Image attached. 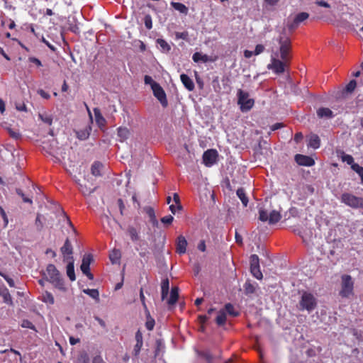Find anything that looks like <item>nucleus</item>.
<instances>
[{"label": "nucleus", "instance_id": "obj_1", "mask_svg": "<svg viewBox=\"0 0 363 363\" xmlns=\"http://www.w3.org/2000/svg\"><path fill=\"white\" fill-rule=\"evenodd\" d=\"M279 44V56L281 60L272 57L271 62L267 65L269 69L272 70L277 74H281L289 65L291 58V41L289 36L282 33L278 38Z\"/></svg>", "mask_w": 363, "mask_h": 363}, {"label": "nucleus", "instance_id": "obj_2", "mask_svg": "<svg viewBox=\"0 0 363 363\" xmlns=\"http://www.w3.org/2000/svg\"><path fill=\"white\" fill-rule=\"evenodd\" d=\"M46 272L49 277L48 281L60 290L65 289L63 279L54 264H49L46 267Z\"/></svg>", "mask_w": 363, "mask_h": 363}, {"label": "nucleus", "instance_id": "obj_3", "mask_svg": "<svg viewBox=\"0 0 363 363\" xmlns=\"http://www.w3.org/2000/svg\"><path fill=\"white\" fill-rule=\"evenodd\" d=\"M354 281L349 274H343L341 277V289L339 294L342 298H348L353 294Z\"/></svg>", "mask_w": 363, "mask_h": 363}, {"label": "nucleus", "instance_id": "obj_4", "mask_svg": "<svg viewBox=\"0 0 363 363\" xmlns=\"http://www.w3.org/2000/svg\"><path fill=\"white\" fill-rule=\"evenodd\" d=\"M340 201L352 208H363V198L356 196L351 193H343Z\"/></svg>", "mask_w": 363, "mask_h": 363}, {"label": "nucleus", "instance_id": "obj_5", "mask_svg": "<svg viewBox=\"0 0 363 363\" xmlns=\"http://www.w3.org/2000/svg\"><path fill=\"white\" fill-rule=\"evenodd\" d=\"M249 94L246 91L239 89L238 91V104L242 112L250 111L254 106L255 101L252 99H249Z\"/></svg>", "mask_w": 363, "mask_h": 363}, {"label": "nucleus", "instance_id": "obj_6", "mask_svg": "<svg viewBox=\"0 0 363 363\" xmlns=\"http://www.w3.org/2000/svg\"><path fill=\"white\" fill-rule=\"evenodd\" d=\"M300 309L306 310L308 312L314 310L317 306V301L313 294L308 292H304L302 294L301 298L299 301Z\"/></svg>", "mask_w": 363, "mask_h": 363}, {"label": "nucleus", "instance_id": "obj_7", "mask_svg": "<svg viewBox=\"0 0 363 363\" xmlns=\"http://www.w3.org/2000/svg\"><path fill=\"white\" fill-rule=\"evenodd\" d=\"M281 218V215L279 211L273 210L269 214L264 209L259 210V219L262 222H268L269 224H275L278 223Z\"/></svg>", "mask_w": 363, "mask_h": 363}, {"label": "nucleus", "instance_id": "obj_8", "mask_svg": "<svg viewBox=\"0 0 363 363\" xmlns=\"http://www.w3.org/2000/svg\"><path fill=\"white\" fill-rule=\"evenodd\" d=\"M93 256L91 254H85L83 256L80 269L84 274H85L89 279L93 280L94 275L90 272V264L93 262Z\"/></svg>", "mask_w": 363, "mask_h": 363}, {"label": "nucleus", "instance_id": "obj_9", "mask_svg": "<svg viewBox=\"0 0 363 363\" xmlns=\"http://www.w3.org/2000/svg\"><path fill=\"white\" fill-rule=\"evenodd\" d=\"M152 91L154 96L158 99L163 107H166L168 104L166 94L162 87L158 83L152 84Z\"/></svg>", "mask_w": 363, "mask_h": 363}, {"label": "nucleus", "instance_id": "obj_10", "mask_svg": "<svg viewBox=\"0 0 363 363\" xmlns=\"http://www.w3.org/2000/svg\"><path fill=\"white\" fill-rule=\"evenodd\" d=\"M89 115H91L89 113ZM93 121L92 117L90 116V121L86 123V124L80 130H74L76 133V137L80 140H85L89 138L91 130H92V125Z\"/></svg>", "mask_w": 363, "mask_h": 363}, {"label": "nucleus", "instance_id": "obj_11", "mask_svg": "<svg viewBox=\"0 0 363 363\" xmlns=\"http://www.w3.org/2000/svg\"><path fill=\"white\" fill-rule=\"evenodd\" d=\"M218 152L216 150L210 149L204 152L203 160L205 165L210 167L213 165L217 160Z\"/></svg>", "mask_w": 363, "mask_h": 363}, {"label": "nucleus", "instance_id": "obj_12", "mask_svg": "<svg viewBox=\"0 0 363 363\" xmlns=\"http://www.w3.org/2000/svg\"><path fill=\"white\" fill-rule=\"evenodd\" d=\"M294 158L296 162L301 166L311 167L315 164L314 160L310 156L296 154Z\"/></svg>", "mask_w": 363, "mask_h": 363}, {"label": "nucleus", "instance_id": "obj_13", "mask_svg": "<svg viewBox=\"0 0 363 363\" xmlns=\"http://www.w3.org/2000/svg\"><path fill=\"white\" fill-rule=\"evenodd\" d=\"M60 251L63 255L64 261L69 260L68 257H73V248L72 244L68 238L66 239L63 246L61 247Z\"/></svg>", "mask_w": 363, "mask_h": 363}, {"label": "nucleus", "instance_id": "obj_14", "mask_svg": "<svg viewBox=\"0 0 363 363\" xmlns=\"http://www.w3.org/2000/svg\"><path fill=\"white\" fill-rule=\"evenodd\" d=\"M135 338L136 343H135L133 350V354L135 357H138L139 355L141 348L143 345V334L140 330H138L136 332Z\"/></svg>", "mask_w": 363, "mask_h": 363}, {"label": "nucleus", "instance_id": "obj_15", "mask_svg": "<svg viewBox=\"0 0 363 363\" xmlns=\"http://www.w3.org/2000/svg\"><path fill=\"white\" fill-rule=\"evenodd\" d=\"M187 241L183 235L177 238L176 251L178 254H184L186 251Z\"/></svg>", "mask_w": 363, "mask_h": 363}, {"label": "nucleus", "instance_id": "obj_16", "mask_svg": "<svg viewBox=\"0 0 363 363\" xmlns=\"http://www.w3.org/2000/svg\"><path fill=\"white\" fill-rule=\"evenodd\" d=\"M94 113L96 123L99 128L102 130L106 125V121L105 118L102 116L99 108H94Z\"/></svg>", "mask_w": 363, "mask_h": 363}, {"label": "nucleus", "instance_id": "obj_17", "mask_svg": "<svg viewBox=\"0 0 363 363\" xmlns=\"http://www.w3.org/2000/svg\"><path fill=\"white\" fill-rule=\"evenodd\" d=\"M0 296H2L4 303L10 306L13 305L12 297L9 289L4 285L0 286Z\"/></svg>", "mask_w": 363, "mask_h": 363}, {"label": "nucleus", "instance_id": "obj_18", "mask_svg": "<svg viewBox=\"0 0 363 363\" xmlns=\"http://www.w3.org/2000/svg\"><path fill=\"white\" fill-rule=\"evenodd\" d=\"M181 81L184 87L189 91L194 89V83L193 80L186 74H182L180 75Z\"/></svg>", "mask_w": 363, "mask_h": 363}, {"label": "nucleus", "instance_id": "obj_19", "mask_svg": "<svg viewBox=\"0 0 363 363\" xmlns=\"http://www.w3.org/2000/svg\"><path fill=\"white\" fill-rule=\"evenodd\" d=\"M69 260L67 265V275L69 279L73 281L76 280V276L74 273V259L73 257H69Z\"/></svg>", "mask_w": 363, "mask_h": 363}, {"label": "nucleus", "instance_id": "obj_20", "mask_svg": "<svg viewBox=\"0 0 363 363\" xmlns=\"http://www.w3.org/2000/svg\"><path fill=\"white\" fill-rule=\"evenodd\" d=\"M319 118H331L334 116L333 112L329 108L321 107L317 110Z\"/></svg>", "mask_w": 363, "mask_h": 363}, {"label": "nucleus", "instance_id": "obj_21", "mask_svg": "<svg viewBox=\"0 0 363 363\" xmlns=\"http://www.w3.org/2000/svg\"><path fill=\"white\" fill-rule=\"evenodd\" d=\"M130 130L126 127H119L117 129V135L121 142H123L127 140L130 136Z\"/></svg>", "mask_w": 363, "mask_h": 363}, {"label": "nucleus", "instance_id": "obj_22", "mask_svg": "<svg viewBox=\"0 0 363 363\" xmlns=\"http://www.w3.org/2000/svg\"><path fill=\"white\" fill-rule=\"evenodd\" d=\"M169 279H164L162 281L161 283V298L162 300H164L169 294Z\"/></svg>", "mask_w": 363, "mask_h": 363}, {"label": "nucleus", "instance_id": "obj_23", "mask_svg": "<svg viewBox=\"0 0 363 363\" xmlns=\"http://www.w3.org/2000/svg\"><path fill=\"white\" fill-rule=\"evenodd\" d=\"M308 146L313 149L319 148L320 146V140L319 136L316 134H311L309 138Z\"/></svg>", "mask_w": 363, "mask_h": 363}, {"label": "nucleus", "instance_id": "obj_24", "mask_svg": "<svg viewBox=\"0 0 363 363\" xmlns=\"http://www.w3.org/2000/svg\"><path fill=\"white\" fill-rule=\"evenodd\" d=\"M179 298V288L173 286L171 289L170 297L167 301L169 305H174L177 303Z\"/></svg>", "mask_w": 363, "mask_h": 363}, {"label": "nucleus", "instance_id": "obj_25", "mask_svg": "<svg viewBox=\"0 0 363 363\" xmlns=\"http://www.w3.org/2000/svg\"><path fill=\"white\" fill-rule=\"evenodd\" d=\"M192 60L195 62H199L200 61H201L203 62H208L213 61V60L208 55H203L202 53L199 52L194 53V55L192 56Z\"/></svg>", "mask_w": 363, "mask_h": 363}, {"label": "nucleus", "instance_id": "obj_26", "mask_svg": "<svg viewBox=\"0 0 363 363\" xmlns=\"http://www.w3.org/2000/svg\"><path fill=\"white\" fill-rule=\"evenodd\" d=\"M156 42L162 52L167 53L170 51L171 46L164 39L158 38Z\"/></svg>", "mask_w": 363, "mask_h": 363}, {"label": "nucleus", "instance_id": "obj_27", "mask_svg": "<svg viewBox=\"0 0 363 363\" xmlns=\"http://www.w3.org/2000/svg\"><path fill=\"white\" fill-rule=\"evenodd\" d=\"M127 232L133 242H136L140 240L139 233L135 227L130 225L128 226L127 228Z\"/></svg>", "mask_w": 363, "mask_h": 363}, {"label": "nucleus", "instance_id": "obj_28", "mask_svg": "<svg viewBox=\"0 0 363 363\" xmlns=\"http://www.w3.org/2000/svg\"><path fill=\"white\" fill-rule=\"evenodd\" d=\"M102 167L103 164L101 162H94L91 167V174L95 177L101 176Z\"/></svg>", "mask_w": 363, "mask_h": 363}, {"label": "nucleus", "instance_id": "obj_29", "mask_svg": "<svg viewBox=\"0 0 363 363\" xmlns=\"http://www.w3.org/2000/svg\"><path fill=\"white\" fill-rule=\"evenodd\" d=\"M237 196L241 200L244 206H247L248 203V198L246 196L245 191L243 188H239L237 190Z\"/></svg>", "mask_w": 363, "mask_h": 363}, {"label": "nucleus", "instance_id": "obj_30", "mask_svg": "<svg viewBox=\"0 0 363 363\" xmlns=\"http://www.w3.org/2000/svg\"><path fill=\"white\" fill-rule=\"evenodd\" d=\"M83 292L87 295H89L92 298L95 299L97 302L99 301V292L98 289H85L83 290Z\"/></svg>", "mask_w": 363, "mask_h": 363}, {"label": "nucleus", "instance_id": "obj_31", "mask_svg": "<svg viewBox=\"0 0 363 363\" xmlns=\"http://www.w3.org/2000/svg\"><path fill=\"white\" fill-rule=\"evenodd\" d=\"M216 322L218 325H223L226 322V313L223 310H220L216 318Z\"/></svg>", "mask_w": 363, "mask_h": 363}, {"label": "nucleus", "instance_id": "obj_32", "mask_svg": "<svg viewBox=\"0 0 363 363\" xmlns=\"http://www.w3.org/2000/svg\"><path fill=\"white\" fill-rule=\"evenodd\" d=\"M243 287L246 295H250L255 292L256 288L250 281H247Z\"/></svg>", "mask_w": 363, "mask_h": 363}, {"label": "nucleus", "instance_id": "obj_33", "mask_svg": "<svg viewBox=\"0 0 363 363\" xmlns=\"http://www.w3.org/2000/svg\"><path fill=\"white\" fill-rule=\"evenodd\" d=\"M309 14L308 13L301 12L295 16L294 20L296 21V23H298L300 25L304 21L307 20Z\"/></svg>", "mask_w": 363, "mask_h": 363}, {"label": "nucleus", "instance_id": "obj_34", "mask_svg": "<svg viewBox=\"0 0 363 363\" xmlns=\"http://www.w3.org/2000/svg\"><path fill=\"white\" fill-rule=\"evenodd\" d=\"M225 311L233 317H237L239 315V313L235 310L234 306L230 303L225 304Z\"/></svg>", "mask_w": 363, "mask_h": 363}, {"label": "nucleus", "instance_id": "obj_35", "mask_svg": "<svg viewBox=\"0 0 363 363\" xmlns=\"http://www.w3.org/2000/svg\"><path fill=\"white\" fill-rule=\"evenodd\" d=\"M172 6L174 7V9L180 11L182 13H186L188 11L187 7L182 3L172 2Z\"/></svg>", "mask_w": 363, "mask_h": 363}, {"label": "nucleus", "instance_id": "obj_36", "mask_svg": "<svg viewBox=\"0 0 363 363\" xmlns=\"http://www.w3.org/2000/svg\"><path fill=\"white\" fill-rule=\"evenodd\" d=\"M39 118L44 122L45 123L48 124V125H51L52 123V117L51 115L47 114V113H40L38 115Z\"/></svg>", "mask_w": 363, "mask_h": 363}, {"label": "nucleus", "instance_id": "obj_37", "mask_svg": "<svg viewBox=\"0 0 363 363\" xmlns=\"http://www.w3.org/2000/svg\"><path fill=\"white\" fill-rule=\"evenodd\" d=\"M7 131L9 134V136L14 140H19L22 137L21 133L18 130H13L11 128H7Z\"/></svg>", "mask_w": 363, "mask_h": 363}, {"label": "nucleus", "instance_id": "obj_38", "mask_svg": "<svg viewBox=\"0 0 363 363\" xmlns=\"http://www.w3.org/2000/svg\"><path fill=\"white\" fill-rule=\"evenodd\" d=\"M250 272L254 277L257 279H262L263 277L262 273L260 270V267H252L250 268Z\"/></svg>", "mask_w": 363, "mask_h": 363}, {"label": "nucleus", "instance_id": "obj_39", "mask_svg": "<svg viewBox=\"0 0 363 363\" xmlns=\"http://www.w3.org/2000/svg\"><path fill=\"white\" fill-rule=\"evenodd\" d=\"M109 258L112 263H116L118 262L121 258V253L119 250H113L112 253L110 254Z\"/></svg>", "mask_w": 363, "mask_h": 363}, {"label": "nucleus", "instance_id": "obj_40", "mask_svg": "<svg viewBox=\"0 0 363 363\" xmlns=\"http://www.w3.org/2000/svg\"><path fill=\"white\" fill-rule=\"evenodd\" d=\"M250 268L259 266V259L257 255H252L250 258Z\"/></svg>", "mask_w": 363, "mask_h": 363}, {"label": "nucleus", "instance_id": "obj_41", "mask_svg": "<svg viewBox=\"0 0 363 363\" xmlns=\"http://www.w3.org/2000/svg\"><path fill=\"white\" fill-rule=\"evenodd\" d=\"M77 363H90V359L86 352H84L79 354Z\"/></svg>", "mask_w": 363, "mask_h": 363}, {"label": "nucleus", "instance_id": "obj_42", "mask_svg": "<svg viewBox=\"0 0 363 363\" xmlns=\"http://www.w3.org/2000/svg\"><path fill=\"white\" fill-rule=\"evenodd\" d=\"M80 191L85 196H89L95 191V188H88L86 185L80 184Z\"/></svg>", "mask_w": 363, "mask_h": 363}, {"label": "nucleus", "instance_id": "obj_43", "mask_svg": "<svg viewBox=\"0 0 363 363\" xmlns=\"http://www.w3.org/2000/svg\"><path fill=\"white\" fill-rule=\"evenodd\" d=\"M146 213L150 218V220H151L152 223H153V225H157V220L156 219L154 209L152 208H148L146 211Z\"/></svg>", "mask_w": 363, "mask_h": 363}, {"label": "nucleus", "instance_id": "obj_44", "mask_svg": "<svg viewBox=\"0 0 363 363\" xmlns=\"http://www.w3.org/2000/svg\"><path fill=\"white\" fill-rule=\"evenodd\" d=\"M21 325L22 328H29L30 330H33L37 332L35 326L33 324L32 322H30L28 320H23Z\"/></svg>", "mask_w": 363, "mask_h": 363}, {"label": "nucleus", "instance_id": "obj_45", "mask_svg": "<svg viewBox=\"0 0 363 363\" xmlns=\"http://www.w3.org/2000/svg\"><path fill=\"white\" fill-rule=\"evenodd\" d=\"M200 355L206 360L207 363H213V357L209 351L201 352Z\"/></svg>", "mask_w": 363, "mask_h": 363}, {"label": "nucleus", "instance_id": "obj_46", "mask_svg": "<svg viewBox=\"0 0 363 363\" xmlns=\"http://www.w3.org/2000/svg\"><path fill=\"white\" fill-rule=\"evenodd\" d=\"M16 194H17L18 196H20L22 198V199H23V202H25V203H30V204H32V203H33V201H32V199H30L28 198V197H27V196L23 194V191H22L21 189H16Z\"/></svg>", "mask_w": 363, "mask_h": 363}, {"label": "nucleus", "instance_id": "obj_47", "mask_svg": "<svg viewBox=\"0 0 363 363\" xmlns=\"http://www.w3.org/2000/svg\"><path fill=\"white\" fill-rule=\"evenodd\" d=\"M357 86V82L354 79H352L350 81V82L347 84L345 87V90L347 92L352 93Z\"/></svg>", "mask_w": 363, "mask_h": 363}, {"label": "nucleus", "instance_id": "obj_48", "mask_svg": "<svg viewBox=\"0 0 363 363\" xmlns=\"http://www.w3.org/2000/svg\"><path fill=\"white\" fill-rule=\"evenodd\" d=\"M144 23L147 29L150 30L152 28V17L150 14L145 15L144 18Z\"/></svg>", "mask_w": 363, "mask_h": 363}, {"label": "nucleus", "instance_id": "obj_49", "mask_svg": "<svg viewBox=\"0 0 363 363\" xmlns=\"http://www.w3.org/2000/svg\"><path fill=\"white\" fill-rule=\"evenodd\" d=\"M352 168L359 175L361 181L363 183V167H360L357 164H354L352 166Z\"/></svg>", "mask_w": 363, "mask_h": 363}, {"label": "nucleus", "instance_id": "obj_50", "mask_svg": "<svg viewBox=\"0 0 363 363\" xmlns=\"http://www.w3.org/2000/svg\"><path fill=\"white\" fill-rule=\"evenodd\" d=\"M0 276L2 277L6 281L10 287L15 286L14 281L8 275L5 274L4 273L0 271Z\"/></svg>", "mask_w": 363, "mask_h": 363}, {"label": "nucleus", "instance_id": "obj_51", "mask_svg": "<svg viewBox=\"0 0 363 363\" xmlns=\"http://www.w3.org/2000/svg\"><path fill=\"white\" fill-rule=\"evenodd\" d=\"M155 320L151 317L147 318V321L145 323V327L148 330H152L155 326Z\"/></svg>", "mask_w": 363, "mask_h": 363}, {"label": "nucleus", "instance_id": "obj_52", "mask_svg": "<svg viewBox=\"0 0 363 363\" xmlns=\"http://www.w3.org/2000/svg\"><path fill=\"white\" fill-rule=\"evenodd\" d=\"M40 216H41L40 214H38L35 221V225L38 231H41L43 228V224L41 221Z\"/></svg>", "mask_w": 363, "mask_h": 363}, {"label": "nucleus", "instance_id": "obj_53", "mask_svg": "<svg viewBox=\"0 0 363 363\" xmlns=\"http://www.w3.org/2000/svg\"><path fill=\"white\" fill-rule=\"evenodd\" d=\"M174 220V218L171 215L164 216L161 218V222L164 224L170 225Z\"/></svg>", "mask_w": 363, "mask_h": 363}, {"label": "nucleus", "instance_id": "obj_54", "mask_svg": "<svg viewBox=\"0 0 363 363\" xmlns=\"http://www.w3.org/2000/svg\"><path fill=\"white\" fill-rule=\"evenodd\" d=\"M342 160L346 162L348 164H351L352 166L354 164V159L350 155H345L342 156Z\"/></svg>", "mask_w": 363, "mask_h": 363}, {"label": "nucleus", "instance_id": "obj_55", "mask_svg": "<svg viewBox=\"0 0 363 363\" xmlns=\"http://www.w3.org/2000/svg\"><path fill=\"white\" fill-rule=\"evenodd\" d=\"M264 50V46L263 45L258 44L255 47V49L254 51V55H258L261 54L262 52H263Z\"/></svg>", "mask_w": 363, "mask_h": 363}, {"label": "nucleus", "instance_id": "obj_56", "mask_svg": "<svg viewBox=\"0 0 363 363\" xmlns=\"http://www.w3.org/2000/svg\"><path fill=\"white\" fill-rule=\"evenodd\" d=\"M0 216L2 217V218L4 221V226H6L8 225L9 220H8V218H7L5 211L1 206H0Z\"/></svg>", "mask_w": 363, "mask_h": 363}, {"label": "nucleus", "instance_id": "obj_57", "mask_svg": "<svg viewBox=\"0 0 363 363\" xmlns=\"http://www.w3.org/2000/svg\"><path fill=\"white\" fill-rule=\"evenodd\" d=\"M299 24L296 23V21L294 19L293 22L291 23H289L287 25L288 28L290 32H293L294 30H296L298 27Z\"/></svg>", "mask_w": 363, "mask_h": 363}, {"label": "nucleus", "instance_id": "obj_58", "mask_svg": "<svg viewBox=\"0 0 363 363\" xmlns=\"http://www.w3.org/2000/svg\"><path fill=\"white\" fill-rule=\"evenodd\" d=\"M144 82L146 84H150L151 85V88H152V84L154 83H157L156 82H155L152 78L149 76V75H145V77H144Z\"/></svg>", "mask_w": 363, "mask_h": 363}, {"label": "nucleus", "instance_id": "obj_59", "mask_svg": "<svg viewBox=\"0 0 363 363\" xmlns=\"http://www.w3.org/2000/svg\"><path fill=\"white\" fill-rule=\"evenodd\" d=\"M187 36H188L187 32H177L176 33V38L177 39L186 40L187 38Z\"/></svg>", "mask_w": 363, "mask_h": 363}, {"label": "nucleus", "instance_id": "obj_60", "mask_svg": "<svg viewBox=\"0 0 363 363\" xmlns=\"http://www.w3.org/2000/svg\"><path fill=\"white\" fill-rule=\"evenodd\" d=\"M182 205L180 203L177 204V206H174L173 204L169 206V210L173 214H175L177 212V210H182Z\"/></svg>", "mask_w": 363, "mask_h": 363}, {"label": "nucleus", "instance_id": "obj_61", "mask_svg": "<svg viewBox=\"0 0 363 363\" xmlns=\"http://www.w3.org/2000/svg\"><path fill=\"white\" fill-rule=\"evenodd\" d=\"M121 215H123V211L125 210V204L123 203V201L121 199H118L117 201Z\"/></svg>", "mask_w": 363, "mask_h": 363}, {"label": "nucleus", "instance_id": "obj_62", "mask_svg": "<svg viewBox=\"0 0 363 363\" xmlns=\"http://www.w3.org/2000/svg\"><path fill=\"white\" fill-rule=\"evenodd\" d=\"M92 363H106L101 355H96L92 359Z\"/></svg>", "mask_w": 363, "mask_h": 363}, {"label": "nucleus", "instance_id": "obj_63", "mask_svg": "<svg viewBox=\"0 0 363 363\" xmlns=\"http://www.w3.org/2000/svg\"><path fill=\"white\" fill-rule=\"evenodd\" d=\"M45 298L46 299V301L49 302V303L53 304L55 303V299L52 294L46 292Z\"/></svg>", "mask_w": 363, "mask_h": 363}, {"label": "nucleus", "instance_id": "obj_64", "mask_svg": "<svg viewBox=\"0 0 363 363\" xmlns=\"http://www.w3.org/2000/svg\"><path fill=\"white\" fill-rule=\"evenodd\" d=\"M28 60H29V62H33V63L35 64L38 67H40V66H42V62H41V61H40L39 59H38V58H36V57H29V58H28Z\"/></svg>", "mask_w": 363, "mask_h": 363}]
</instances>
